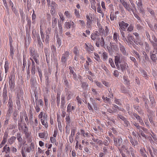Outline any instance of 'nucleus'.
<instances>
[{
    "label": "nucleus",
    "mask_w": 157,
    "mask_h": 157,
    "mask_svg": "<svg viewBox=\"0 0 157 157\" xmlns=\"http://www.w3.org/2000/svg\"><path fill=\"white\" fill-rule=\"evenodd\" d=\"M133 146H135L138 144V142L136 140H134L131 142Z\"/></svg>",
    "instance_id": "c03bdc74"
},
{
    "label": "nucleus",
    "mask_w": 157,
    "mask_h": 157,
    "mask_svg": "<svg viewBox=\"0 0 157 157\" xmlns=\"http://www.w3.org/2000/svg\"><path fill=\"white\" fill-rule=\"evenodd\" d=\"M29 50H30V53L31 55L32 56H34L35 55H37V54L35 52V49L33 47H31L29 48Z\"/></svg>",
    "instance_id": "2eb2a0df"
},
{
    "label": "nucleus",
    "mask_w": 157,
    "mask_h": 157,
    "mask_svg": "<svg viewBox=\"0 0 157 157\" xmlns=\"http://www.w3.org/2000/svg\"><path fill=\"white\" fill-rule=\"evenodd\" d=\"M9 87L11 90L14 89L15 86V77L13 75H10L9 77Z\"/></svg>",
    "instance_id": "f257e3e1"
},
{
    "label": "nucleus",
    "mask_w": 157,
    "mask_h": 157,
    "mask_svg": "<svg viewBox=\"0 0 157 157\" xmlns=\"http://www.w3.org/2000/svg\"><path fill=\"white\" fill-rule=\"evenodd\" d=\"M69 69L70 70V74H72L74 79L75 80H77L78 79L77 75L72 69V67L71 66H69Z\"/></svg>",
    "instance_id": "6e6552de"
},
{
    "label": "nucleus",
    "mask_w": 157,
    "mask_h": 157,
    "mask_svg": "<svg viewBox=\"0 0 157 157\" xmlns=\"http://www.w3.org/2000/svg\"><path fill=\"white\" fill-rule=\"evenodd\" d=\"M107 48L109 51H117L118 50L117 45L116 44H114V43L111 42L110 43V46H107Z\"/></svg>",
    "instance_id": "39448f33"
},
{
    "label": "nucleus",
    "mask_w": 157,
    "mask_h": 157,
    "mask_svg": "<svg viewBox=\"0 0 157 157\" xmlns=\"http://www.w3.org/2000/svg\"><path fill=\"white\" fill-rule=\"evenodd\" d=\"M143 98L144 100V101L145 102L144 103V106L146 109L147 110V109H149V108L148 106V104L149 102V101L148 100H147L146 98L145 95L143 96Z\"/></svg>",
    "instance_id": "9d476101"
},
{
    "label": "nucleus",
    "mask_w": 157,
    "mask_h": 157,
    "mask_svg": "<svg viewBox=\"0 0 157 157\" xmlns=\"http://www.w3.org/2000/svg\"><path fill=\"white\" fill-rule=\"evenodd\" d=\"M92 91L93 92V94L94 95L96 96H98V94L97 93L95 89L94 88H92Z\"/></svg>",
    "instance_id": "5fc2aeb1"
},
{
    "label": "nucleus",
    "mask_w": 157,
    "mask_h": 157,
    "mask_svg": "<svg viewBox=\"0 0 157 157\" xmlns=\"http://www.w3.org/2000/svg\"><path fill=\"white\" fill-rule=\"evenodd\" d=\"M117 141H118L117 142V146L118 147H120L122 144V143L123 140L120 137L118 138Z\"/></svg>",
    "instance_id": "aec40b11"
},
{
    "label": "nucleus",
    "mask_w": 157,
    "mask_h": 157,
    "mask_svg": "<svg viewBox=\"0 0 157 157\" xmlns=\"http://www.w3.org/2000/svg\"><path fill=\"white\" fill-rule=\"evenodd\" d=\"M38 56L37 55H35L34 56H33V58L36 63H38V59H37V57Z\"/></svg>",
    "instance_id": "3c124183"
},
{
    "label": "nucleus",
    "mask_w": 157,
    "mask_h": 157,
    "mask_svg": "<svg viewBox=\"0 0 157 157\" xmlns=\"http://www.w3.org/2000/svg\"><path fill=\"white\" fill-rule=\"evenodd\" d=\"M109 61L112 67H115V65L113 63V60H112V59L111 58H109Z\"/></svg>",
    "instance_id": "473e14b6"
},
{
    "label": "nucleus",
    "mask_w": 157,
    "mask_h": 157,
    "mask_svg": "<svg viewBox=\"0 0 157 157\" xmlns=\"http://www.w3.org/2000/svg\"><path fill=\"white\" fill-rule=\"evenodd\" d=\"M123 121L124 122L125 126L128 127V124H129L128 121L126 119H125V120H124Z\"/></svg>",
    "instance_id": "052dcab7"
},
{
    "label": "nucleus",
    "mask_w": 157,
    "mask_h": 157,
    "mask_svg": "<svg viewBox=\"0 0 157 157\" xmlns=\"http://www.w3.org/2000/svg\"><path fill=\"white\" fill-rule=\"evenodd\" d=\"M119 47L120 50L123 54L124 55H127L126 51L124 46L121 43H120Z\"/></svg>",
    "instance_id": "4468645a"
},
{
    "label": "nucleus",
    "mask_w": 157,
    "mask_h": 157,
    "mask_svg": "<svg viewBox=\"0 0 157 157\" xmlns=\"http://www.w3.org/2000/svg\"><path fill=\"white\" fill-rule=\"evenodd\" d=\"M149 40L153 47L157 48V38L155 37H154V41H152L150 39H149Z\"/></svg>",
    "instance_id": "ddd939ff"
},
{
    "label": "nucleus",
    "mask_w": 157,
    "mask_h": 157,
    "mask_svg": "<svg viewBox=\"0 0 157 157\" xmlns=\"http://www.w3.org/2000/svg\"><path fill=\"white\" fill-rule=\"evenodd\" d=\"M7 137L4 136L3 138V140L2 141L1 143L2 144H5L7 141Z\"/></svg>",
    "instance_id": "0e129e2a"
},
{
    "label": "nucleus",
    "mask_w": 157,
    "mask_h": 157,
    "mask_svg": "<svg viewBox=\"0 0 157 157\" xmlns=\"http://www.w3.org/2000/svg\"><path fill=\"white\" fill-rule=\"evenodd\" d=\"M75 15L77 17H79V12L77 10L75 9Z\"/></svg>",
    "instance_id": "774afa93"
},
{
    "label": "nucleus",
    "mask_w": 157,
    "mask_h": 157,
    "mask_svg": "<svg viewBox=\"0 0 157 157\" xmlns=\"http://www.w3.org/2000/svg\"><path fill=\"white\" fill-rule=\"evenodd\" d=\"M119 25L120 27V29L122 31H125L127 27L128 26V24L125 23L124 21H120L118 22Z\"/></svg>",
    "instance_id": "20e7f679"
},
{
    "label": "nucleus",
    "mask_w": 157,
    "mask_h": 157,
    "mask_svg": "<svg viewBox=\"0 0 157 157\" xmlns=\"http://www.w3.org/2000/svg\"><path fill=\"white\" fill-rule=\"evenodd\" d=\"M66 101L65 99V97L64 96H62L61 97V108H63L64 105L65 104Z\"/></svg>",
    "instance_id": "a211bd4d"
},
{
    "label": "nucleus",
    "mask_w": 157,
    "mask_h": 157,
    "mask_svg": "<svg viewBox=\"0 0 157 157\" xmlns=\"http://www.w3.org/2000/svg\"><path fill=\"white\" fill-rule=\"evenodd\" d=\"M133 116L135 117L137 120L140 119V117L136 113H133Z\"/></svg>",
    "instance_id": "69168bd1"
},
{
    "label": "nucleus",
    "mask_w": 157,
    "mask_h": 157,
    "mask_svg": "<svg viewBox=\"0 0 157 157\" xmlns=\"http://www.w3.org/2000/svg\"><path fill=\"white\" fill-rule=\"evenodd\" d=\"M150 98V101H151V107H152L154 106V100L153 98H151H151Z\"/></svg>",
    "instance_id": "bf43d9fd"
},
{
    "label": "nucleus",
    "mask_w": 157,
    "mask_h": 157,
    "mask_svg": "<svg viewBox=\"0 0 157 157\" xmlns=\"http://www.w3.org/2000/svg\"><path fill=\"white\" fill-rule=\"evenodd\" d=\"M97 41L98 42L99 44L100 43V45L101 46L103 47L104 46L105 42L104 40L103 37H101V38L100 39L99 38L97 37Z\"/></svg>",
    "instance_id": "9b49d317"
},
{
    "label": "nucleus",
    "mask_w": 157,
    "mask_h": 157,
    "mask_svg": "<svg viewBox=\"0 0 157 157\" xmlns=\"http://www.w3.org/2000/svg\"><path fill=\"white\" fill-rule=\"evenodd\" d=\"M40 33L41 39L42 40H43V41H44V36L43 34V33L42 31V29H40Z\"/></svg>",
    "instance_id": "4d7b16f0"
},
{
    "label": "nucleus",
    "mask_w": 157,
    "mask_h": 157,
    "mask_svg": "<svg viewBox=\"0 0 157 157\" xmlns=\"http://www.w3.org/2000/svg\"><path fill=\"white\" fill-rule=\"evenodd\" d=\"M141 73L142 74L143 76L146 79H147V78H148V76L147 75V72H146V71L144 70H143L141 71Z\"/></svg>",
    "instance_id": "72a5a7b5"
},
{
    "label": "nucleus",
    "mask_w": 157,
    "mask_h": 157,
    "mask_svg": "<svg viewBox=\"0 0 157 157\" xmlns=\"http://www.w3.org/2000/svg\"><path fill=\"white\" fill-rule=\"evenodd\" d=\"M108 57L107 54L105 53L104 52L103 53V58L104 60L105 61L107 59Z\"/></svg>",
    "instance_id": "8fccbe9b"
},
{
    "label": "nucleus",
    "mask_w": 157,
    "mask_h": 157,
    "mask_svg": "<svg viewBox=\"0 0 157 157\" xmlns=\"http://www.w3.org/2000/svg\"><path fill=\"white\" fill-rule=\"evenodd\" d=\"M88 86V84L87 83L85 82H83L82 83L81 86L83 89H84L85 90H86Z\"/></svg>",
    "instance_id": "7c9ffc66"
},
{
    "label": "nucleus",
    "mask_w": 157,
    "mask_h": 157,
    "mask_svg": "<svg viewBox=\"0 0 157 157\" xmlns=\"http://www.w3.org/2000/svg\"><path fill=\"white\" fill-rule=\"evenodd\" d=\"M67 94L68 95L67 99L68 100H69L71 98V96L72 95V93L71 91H67Z\"/></svg>",
    "instance_id": "c756f323"
},
{
    "label": "nucleus",
    "mask_w": 157,
    "mask_h": 157,
    "mask_svg": "<svg viewBox=\"0 0 157 157\" xmlns=\"http://www.w3.org/2000/svg\"><path fill=\"white\" fill-rule=\"evenodd\" d=\"M146 110L147 112L149 114L148 116H151L152 115H153L154 114V112L150 110L149 108V109H147Z\"/></svg>",
    "instance_id": "cd10ccee"
},
{
    "label": "nucleus",
    "mask_w": 157,
    "mask_h": 157,
    "mask_svg": "<svg viewBox=\"0 0 157 157\" xmlns=\"http://www.w3.org/2000/svg\"><path fill=\"white\" fill-rule=\"evenodd\" d=\"M46 132H44V133H40L39 134V136L41 138H44L45 136V134Z\"/></svg>",
    "instance_id": "58836bf2"
},
{
    "label": "nucleus",
    "mask_w": 157,
    "mask_h": 157,
    "mask_svg": "<svg viewBox=\"0 0 157 157\" xmlns=\"http://www.w3.org/2000/svg\"><path fill=\"white\" fill-rule=\"evenodd\" d=\"M64 83L66 86L67 88H69L70 86L69 85V82L66 77L63 78Z\"/></svg>",
    "instance_id": "b1692460"
},
{
    "label": "nucleus",
    "mask_w": 157,
    "mask_h": 157,
    "mask_svg": "<svg viewBox=\"0 0 157 157\" xmlns=\"http://www.w3.org/2000/svg\"><path fill=\"white\" fill-rule=\"evenodd\" d=\"M130 59L133 62H134V64L136 66V65L138 64H137V62L136 61V59H135V58H134V57H130Z\"/></svg>",
    "instance_id": "79ce46f5"
},
{
    "label": "nucleus",
    "mask_w": 157,
    "mask_h": 157,
    "mask_svg": "<svg viewBox=\"0 0 157 157\" xmlns=\"http://www.w3.org/2000/svg\"><path fill=\"white\" fill-rule=\"evenodd\" d=\"M52 25L53 27V28H54L55 27L56 23H57V20L56 19L54 18L53 17L52 19Z\"/></svg>",
    "instance_id": "bb28decb"
},
{
    "label": "nucleus",
    "mask_w": 157,
    "mask_h": 157,
    "mask_svg": "<svg viewBox=\"0 0 157 157\" xmlns=\"http://www.w3.org/2000/svg\"><path fill=\"white\" fill-rule=\"evenodd\" d=\"M143 60L144 63H146L147 61L149 59V57H148L147 55H145V56H143Z\"/></svg>",
    "instance_id": "c9c22d12"
},
{
    "label": "nucleus",
    "mask_w": 157,
    "mask_h": 157,
    "mask_svg": "<svg viewBox=\"0 0 157 157\" xmlns=\"http://www.w3.org/2000/svg\"><path fill=\"white\" fill-rule=\"evenodd\" d=\"M95 82L96 83V85L99 87L101 88L102 85L101 84L100 82L98 81H95Z\"/></svg>",
    "instance_id": "e2e57ef3"
},
{
    "label": "nucleus",
    "mask_w": 157,
    "mask_h": 157,
    "mask_svg": "<svg viewBox=\"0 0 157 157\" xmlns=\"http://www.w3.org/2000/svg\"><path fill=\"white\" fill-rule=\"evenodd\" d=\"M7 90L6 84L4 86L3 89V92L2 94V96L3 98V101L4 103L6 101H7L8 99V98L7 96Z\"/></svg>",
    "instance_id": "7ed1b4c3"
},
{
    "label": "nucleus",
    "mask_w": 157,
    "mask_h": 157,
    "mask_svg": "<svg viewBox=\"0 0 157 157\" xmlns=\"http://www.w3.org/2000/svg\"><path fill=\"white\" fill-rule=\"evenodd\" d=\"M4 149L6 151V153L7 154L8 152H10V149L9 147H7V145H5V146L4 147Z\"/></svg>",
    "instance_id": "2f4dec72"
},
{
    "label": "nucleus",
    "mask_w": 157,
    "mask_h": 157,
    "mask_svg": "<svg viewBox=\"0 0 157 157\" xmlns=\"http://www.w3.org/2000/svg\"><path fill=\"white\" fill-rule=\"evenodd\" d=\"M4 67H5V73H6L7 72V71L9 68V63L7 61H5Z\"/></svg>",
    "instance_id": "5701e85b"
},
{
    "label": "nucleus",
    "mask_w": 157,
    "mask_h": 157,
    "mask_svg": "<svg viewBox=\"0 0 157 157\" xmlns=\"http://www.w3.org/2000/svg\"><path fill=\"white\" fill-rule=\"evenodd\" d=\"M65 119H66V121L67 122V123L68 124H70L71 122V119H70V118L69 117V116L67 115L66 116Z\"/></svg>",
    "instance_id": "ea45409f"
},
{
    "label": "nucleus",
    "mask_w": 157,
    "mask_h": 157,
    "mask_svg": "<svg viewBox=\"0 0 157 157\" xmlns=\"http://www.w3.org/2000/svg\"><path fill=\"white\" fill-rule=\"evenodd\" d=\"M121 145V147H118L119 152H121H121H123V151H126L127 153H129V151L128 150V147L126 144H123Z\"/></svg>",
    "instance_id": "423d86ee"
},
{
    "label": "nucleus",
    "mask_w": 157,
    "mask_h": 157,
    "mask_svg": "<svg viewBox=\"0 0 157 157\" xmlns=\"http://www.w3.org/2000/svg\"><path fill=\"white\" fill-rule=\"evenodd\" d=\"M10 55L11 56L12 58H13V56L14 54L13 53V48L12 46V44H11V42L10 40Z\"/></svg>",
    "instance_id": "f3484780"
},
{
    "label": "nucleus",
    "mask_w": 157,
    "mask_h": 157,
    "mask_svg": "<svg viewBox=\"0 0 157 157\" xmlns=\"http://www.w3.org/2000/svg\"><path fill=\"white\" fill-rule=\"evenodd\" d=\"M118 36V34L117 33H114L113 34V39L115 40V41L117 42V37Z\"/></svg>",
    "instance_id": "a19ab883"
},
{
    "label": "nucleus",
    "mask_w": 157,
    "mask_h": 157,
    "mask_svg": "<svg viewBox=\"0 0 157 157\" xmlns=\"http://www.w3.org/2000/svg\"><path fill=\"white\" fill-rule=\"evenodd\" d=\"M133 13L135 17L136 18H137L138 20H139V21L140 22H141L142 21L141 20V19L140 18V17L138 15H137L136 13H134V11H133Z\"/></svg>",
    "instance_id": "de8ad7c7"
},
{
    "label": "nucleus",
    "mask_w": 157,
    "mask_h": 157,
    "mask_svg": "<svg viewBox=\"0 0 157 157\" xmlns=\"http://www.w3.org/2000/svg\"><path fill=\"white\" fill-rule=\"evenodd\" d=\"M133 26L132 25H130L128 28L127 30L128 32H131L133 30Z\"/></svg>",
    "instance_id": "864d4df0"
},
{
    "label": "nucleus",
    "mask_w": 157,
    "mask_h": 157,
    "mask_svg": "<svg viewBox=\"0 0 157 157\" xmlns=\"http://www.w3.org/2000/svg\"><path fill=\"white\" fill-rule=\"evenodd\" d=\"M150 58L152 61L154 62H156L157 60L156 55L151 53V52H150Z\"/></svg>",
    "instance_id": "f8f14e48"
},
{
    "label": "nucleus",
    "mask_w": 157,
    "mask_h": 157,
    "mask_svg": "<svg viewBox=\"0 0 157 157\" xmlns=\"http://www.w3.org/2000/svg\"><path fill=\"white\" fill-rule=\"evenodd\" d=\"M91 8L95 10V11L96 10V8L95 6V2L94 0H91Z\"/></svg>",
    "instance_id": "393cba45"
},
{
    "label": "nucleus",
    "mask_w": 157,
    "mask_h": 157,
    "mask_svg": "<svg viewBox=\"0 0 157 157\" xmlns=\"http://www.w3.org/2000/svg\"><path fill=\"white\" fill-rule=\"evenodd\" d=\"M37 70L40 79L41 80L42 78V74L41 70L38 67H37Z\"/></svg>",
    "instance_id": "e433bc0d"
},
{
    "label": "nucleus",
    "mask_w": 157,
    "mask_h": 157,
    "mask_svg": "<svg viewBox=\"0 0 157 157\" xmlns=\"http://www.w3.org/2000/svg\"><path fill=\"white\" fill-rule=\"evenodd\" d=\"M151 53L156 55L157 56V48L154 47V49L152 52H151Z\"/></svg>",
    "instance_id": "603ef678"
},
{
    "label": "nucleus",
    "mask_w": 157,
    "mask_h": 157,
    "mask_svg": "<svg viewBox=\"0 0 157 157\" xmlns=\"http://www.w3.org/2000/svg\"><path fill=\"white\" fill-rule=\"evenodd\" d=\"M24 128H25L23 129V131L25 134L26 135L27 134L28 128L25 124Z\"/></svg>",
    "instance_id": "09e8293b"
},
{
    "label": "nucleus",
    "mask_w": 157,
    "mask_h": 157,
    "mask_svg": "<svg viewBox=\"0 0 157 157\" xmlns=\"http://www.w3.org/2000/svg\"><path fill=\"white\" fill-rule=\"evenodd\" d=\"M16 137L14 136H13L10 138L8 140V142L10 144H12L16 140Z\"/></svg>",
    "instance_id": "4be33fe9"
},
{
    "label": "nucleus",
    "mask_w": 157,
    "mask_h": 157,
    "mask_svg": "<svg viewBox=\"0 0 157 157\" xmlns=\"http://www.w3.org/2000/svg\"><path fill=\"white\" fill-rule=\"evenodd\" d=\"M87 26L88 28H90V25L92 23L91 20H90V19L87 20Z\"/></svg>",
    "instance_id": "37998d69"
},
{
    "label": "nucleus",
    "mask_w": 157,
    "mask_h": 157,
    "mask_svg": "<svg viewBox=\"0 0 157 157\" xmlns=\"http://www.w3.org/2000/svg\"><path fill=\"white\" fill-rule=\"evenodd\" d=\"M8 106L9 107H13V102L11 100H10V99L9 100L8 102Z\"/></svg>",
    "instance_id": "6e6d98bb"
},
{
    "label": "nucleus",
    "mask_w": 157,
    "mask_h": 157,
    "mask_svg": "<svg viewBox=\"0 0 157 157\" xmlns=\"http://www.w3.org/2000/svg\"><path fill=\"white\" fill-rule=\"evenodd\" d=\"M30 82L31 84L34 85L36 82L35 80L34 79L33 77H32L30 79Z\"/></svg>",
    "instance_id": "a18cd8bd"
},
{
    "label": "nucleus",
    "mask_w": 157,
    "mask_h": 157,
    "mask_svg": "<svg viewBox=\"0 0 157 157\" xmlns=\"http://www.w3.org/2000/svg\"><path fill=\"white\" fill-rule=\"evenodd\" d=\"M126 64L124 63V64H120V69L121 70L122 72H124L126 71Z\"/></svg>",
    "instance_id": "dca6fc26"
},
{
    "label": "nucleus",
    "mask_w": 157,
    "mask_h": 157,
    "mask_svg": "<svg viewBox=\"0 0 157 157\" xmlns=\"http://www.w3.org/2000/svg\"><path fill=\"white\" fill-rule=\"evenodd\" d=\"M69 55V52L68 51L65 52V53L63 54L61 58V61L62 62L65 63L67 60V58Z\"/></svg>",
    "instance_id": "0eeeda50"
},
{
    "label": "nucleus",
    "mask_w": 157,
    "mask_h": 157,
    "mask_svg": "<svg viewBox=\"0 0 157 157\" xmlns=\"http://www.w3.org/2000/svg\"><path fill=\"white\" fill-rule=\"evenodd\" d=\"M129 12H130L131 11H132V12H133L134 10L133 9H132L131 8H130L129 5L127 4L126 6L124 7Z\"/></svg>",
    "instance_id": "c85d7f7f"
},
{
    "label": "nucleus",
    "mask_w": 157,
    "mask_h": 157,
    "mask_svg": "<svg viewBox=\"0 0 157 157\" xmlns=\"http://www.w3.org/2000/svg\"><path fill=\"white\" fill-rule=\"evenodd\" d=\"M136 28L138 30H142L143 29V27L142 26L140 25V24H138L136 26Z\"/></svg>",
    "instance_id": "49530a36"
},
{
    "label": "nucleus",
    "mask_w": 157,
    "mask_h": 157,
    "mask_svg": "<svg viewBox=\"0 0 157 157\" xmlns=\"http://www.w3.org/2000/svg\"><path fill=\"white\" fill-rule=\"evenodd\" d=\"M121 56L120 55H118V56H115V63H121Z\"/></svg>",
    "instance_id": "6ab92c4d"
},
{
    "label": "nucleus",
    "mask_w": 157,
    "mask_h": 157,
    "mask_svg": "<svg viewBox=\"0 0 157 157\" xmlns=\"http://www.w3.org/2000/svg\"><path fill=\"white\" fill-rule=\"evenodd\" d=\"M29 148L31 150L33 151L34 150V145L33 143H31L30 144Z\"/></svg>",
    "instance_id": "338daca9"
},
{
    "label": "nucleus",
    "mask_w": 157,
    "mask_h": 157,
    "mask_svg": "<svg viewBox=\"0 0 157 157\" xmlns=\"http://www.w3.org/2000/svg\"><path fill=\"white\" fill-rule=\"evenodd\" d=\"M86 47V51L90 53H92V51L94 50L93 47L91 45H89V46L86 44H85Z\"/></svg>",
    "instance_id": "1a4fd4ad"
},
{
    "label": "nucleus",
    "mask_w": 157,
    "mask_h": 157,
    "mask_svg": "<svg viewBox=\"0 0 157 157\" xmlns=\"http://www.w3.org/2000/svg\"><path fill=\"white\" fill-rule=\"evenodd\" d=\"M65 25L67 28L70 29L71 27V24H70V22H66L65 23Z\"/></svg>",
    "instance_id": "680f3d73"
},
{
    "label": "nucleus",
    "mask_w": 157,
    "mask_h": 157,
    "mask_svg": "<svg viewBox=\"0 0 157 157\" xmlns=\"http://www.w3.org/2000/svg\"><path fill=\"white\" fill-rule=\"evenodd\" d=\"M73 52L76 55V56H78V48L76 47H75L74 48V49L73 50Z\"/></svg>",
    "instance_id": "f704fd0d"
},
{
    "label": "nucleus",
    "mask_w": 157,
    "mask_h": 157,
    "mask_svg": "<svg viewBox=\"0 0 157 157\" xmlns=\"http://www.w3.org/2000/svg\"><path fill=\"white\" fill-rule=\"evenodd\" d=\"M36 66L32 67L31 69V73L33 75H34L36 72Z\"/></svg>",
    "instance_id": "4c0bfd02"
},
{
    "label": "nucleus",
    "mask_w": 157,
    "mask_h": 157,
    "mask_svg": "<svg viewBox=\"0 0 157 157\" xmlns=\"http://www.w3.org/2000/svg\"><path fill=\"white\" fill-rule=\"evenodd\" d=\"M17 138L19 143L22 144V139L21 137V134L20 133H17Z\"/></svg>",
    "instance_id": "a878e982"
},
{
    "label": "nucleus",
    "mask_w": 157,
    "mask_h": 157,
    "mask_svg": "<svg viewBox=\"0 0 157 157\" xmlns=\"http://www.w3.org/2000/svg\"><path fill=\"white\" fill-rule=\"evenodd\" d=\"M60 100V94L59 93H57L56 96V103L58 106H59Z\"/></svg>",
    "instance_id": "412c9836"
},
{
    "label": "nucleus",
    "mask_w": 157,
    "mask_h": 157,
    "mask_svg": "<svg viewBox=\"0 0 157 157\" xmlns=\"http://www.w3.org/2000/svg\"><path fill=\"white\" fill-rule=\"evenodd\" d=\"M127 43L129 45H132L134 44L133 42L135 43V39L133 36H132L131 34H128L127 36Z\"/></svg>",
    "instance_id": "f03ea898"
},
{
    "label": "nucleus",
    "mask_w": 157,
    "mask_h": 157,
    "mask_svg": "<svg viewBox=\"0 0 157 157\" xmlns=\"http://www.w3.org/2000/svg\"><path fill=\"white\" fill-rule=\"evenodd\" d=\"M81 134H82L83 136H85V135H86V136H88V133L87 132H85L82 129L81 130Z\"/></svg>",
    "instance_id": "13d9d810"
}]
</instances>
